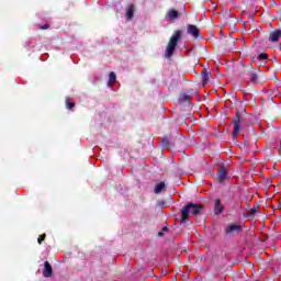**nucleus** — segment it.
Returning <instances> with one entry per match:
<instances>
[{
	"mask_svg": "<svg viewBox=\"0 0 281 281\" xmlns=\"http://www.w3.org/2000/svg\"><path fill=\"white\" fill-rule=\"evenodd\" d=\"M204 207L205 206L203 204L189 202L180 211V223L190 221V214H192V216H199Z\"/></svg>",
	"mask_w": 281,
	"mask_h": 281,
	"instance_id": "1",
	"label": "nucleus"
},
{
	"mask_svg": "<svg viewBox=\"0 0 281 281\" xmlns=\"http://www.w3.org/2000/svg\"><path fill=\"white\" fill-rule=\"evenodd\" d=\"M183 36V31L177 30L170 37L169 43L166 48L165 56L167 58H172L175 54V49H177V45H179V40Z\"/></svg>",
	"mask_w": 281,
	"mask_h": 281,
	"instance_id": "2",
	"label": "nucleus"
},
{
	"mask_svg": "<svg viewBox=\"0 0 281 281\" xmlns=\"http://www.w3.org/2000/svg\"><path fill=\"white\" fill-rule=\"evenodd\" d=\"M243 124H245V117L240 116V111H235V116L233 117V137L236 139L238 137V134L240 133V128H243Z\"/></svg>",
	"mask_w": 281,
	"mask_h": 281,
	"instance_id": "3",
	"label": "nucleus"
},
{
	"mask_svg": "<svg viewBox=\"0 0 281 281\" xmlns=\"http://www.w3.org/2000/svg\"><path fill=\"white\" fill-rule=\"evenodd\" d=\"M240 232H243V225L240 224L231 223L224 228L225 236H238Z\"/></svg>",
	"mask_w": 281,
	"mask_h": 281,
	"instance_id": "4",
	"label": "nucleus"
},
{
	"mask_svg": "<svg viewBox=\"0 0 281 281\" xmlns=\"http://www.w3.org/2000/svg\"><path fill=\"white\" fill-rule=\"evenodd\" d=\"M187 34H190L193 38H199V36H201V30L194 24H188Z\"/></svg>",
	"mask_w": 281,
	"mask_h": 281,
	"instance_id": "5",
	"label": "nucleus"
},
{
	"mask_svg": "<svg viewBox=\"0 0 281 281\" xmlns=\"http://www.w3.org/2000/svg\"><path fill=\"white\" fill-rule=\"evenodd\" d=\"M217 179H218L220 183H223V181H225V179H227V167H225V165H222L218 167Z\"/></svg>",
	"mask_w": 281,
	"mask_h": 281,
	"instance_id": "6",
	"label": "nucleus"
},
{
	"mask_svg": "<svg viewBox=\"0 0 281 281\" xmlns=\"http://www.w3.org/2000/svg\"><path fill=\"white\" fill-rule=\"evenodd\" d=\"M224 210H225V205H223L221 203V200L216 199L214 201V209H213L215 216H221V214H223Z\"/></svg>",
	"mask_w": 281,
	"mask_h": 281,
	"instance_id": "7",
	"label": "nucleus"
},
{
	"mask_svg": "<svg viewBox=\"0 0 281 281\" xmlns=\"http://www.w3.org/2000/svg\"><path fill=\"white\" fill-rule=\"evenodd\" d=\"M43 276L44 278H52V276H54V269L52 268L49 261L44 262Z\"/></svg>",
	"mask_w": 281,
	"mask_h": 281,
	"instance_id": "8",
	"label": "nucleus"
},
{
	"mask_svg": "<svg viewBox=\"0 0 281 281\" xmlns=\"http://www.w3.org/2000/svg\"><path fill=\"white\" fill-rule=\"evenodd\" d=\"M260 70H252L249 72V80L252 85H258L260 82Z\"/></svg>",
	"mask_w": 281,
	"mask_h": 281,
	"instance_id": "9",
	"label": "nucleus"
},
{
	"mask_svg": "<svg viewBox=\"0 0 281 281\" xmlns=\"http://www.w3.org/2000/svg\"><path fill=\"white\" fill-rule=\"evenodd\" d=\"M280 36H281V30L280 29H276L269 35L270 43H278V41H280Z\"/></svg>",
	"mask_w": 281,
	"mask_h": 281,
	"instance_id": "10",
	"label": "nucleus"
},
{
	"mask_svg": "<svg viewBox=\"0 0 281 281\" xmlns=\"http://www.w3.org/2000/svg\"><path fill=\"white\" fill-rule=\"evenodd\" d=\"M180 13L179 11L175 10V9H169L167 11V18L169 19V21H177V19H179Z\"/></svg>",
	"mask_w": 281,
	"mask_h": 281,
	"instance_id": "11",
	"label": "nucleus"
},
{
	"mask_svg": "<svg viewBox=\"0 0 281 281\" xmlns=\"http://www.w3.org/2000/svg\"><path fill=\"white\" fill-rule=\"evenodd\" d=\"M192 98L186 92L180 93L179 103L180 104H191Z\"/></svg>",
	"mask_w": 281,
	"mask_h": 281,
	"instance_id": "12",
	"label": "nucleus"
},
{
	"mask_svg": "<svg viewBox=\"0 0 281 281\" xmlns=\"http://www.w3.org/2000/svg\"><path fill=\"white\" fill-rule=\"evenodd\" d=\"M166 190V182H159L155 186L154 192L155 194H161Z\"/></svg>",
	"mask_w": 281,
	"mask_h": 281,
	"instance_id": "13",
	"label": "nucleus"
},
{
	"mask_svg": "<svg viewBox=\"0 0 281 281\" xmlns=\"http://www.w3.org/2000/svg\"><path fill=\"white\" fill-rule=\"evenodd\" d=\"M210 76H212V72H210L207 70L202 71V85H203V87H205V85H207V82H210Z\"/></svg>",
	"mask_w": 281,
	"mask_h": 281,
	"instance_id": "14",
	"label": "nucleus"
},
{
	"mask_svg": "<svg viewBox=\"0 0 281 281\" xmlns=\"http://www.w3.org/2000/svg\"><path fill=\"white\" fill-rule=\"evenodd\" d=\"M116 82H117V76L113 71H111L109 74V81H108L109 87H111V85H115Z\"/></svg>",
	"mask_w": 281,
	"mask_h": 281,
	"instance_id": "15",
	"label": "nucleus"
},
{
	"mask_svg": "<svg viewBox=\"0 0 281 281\" xmlns=\"http://www.w3.org/2000/svg\"><path fill=\"white\" fill-rule=\"evenodd\" d=\"M134 12H135V5L131 4L127 8V11H126V19H127V21H131V19H133Z\"/></svg>",
	"mask_w": 281,
	"mask_h": 281,
	"instance_id": "16",
	"label": "nucleus"
},
{
	"mask_svg": "<svg viewBox=\"0 0 281 281\" xmlns=\"http://www.w3.org/2000/svg\"><path fill=\"white\" fill-rule=\"evenodd\" d=\"M74 106H76V103L69 101V98H66V109H68V111H72Z\"/></svg>",
	"mask_w": 281,
	"mask_h": 281,
	"instance_id": "17",
	"label": "nucleus"
},
{
	"mask_svg": "<svg viewBox=\"0 0 281 281\" xmlns=\"http://www.w3.org/2000/svg\"><path fill=\"white\" fill-rule=\"evenodd\" d=\"M257 60H265V63H267V60H269V55H267V53H260L257 56Z\"/></svg>",
	"mask_w": 281,
	"mask_h": 281,
	"instance_id": "18",
	"label": "nucleus"
},
{
	"mask_svg": "<svg viewBox=\"0 0 281 281\" xmlns=\"http://www.w3.org/2000/svg\"><path fill=\"white\" fill-rule=\"evenodd\" d=\"M258 206H252L248 213V216H250L251 218H254V216H256L258 214Z\"/></svg>",
	"mask_w": 281,
	"mask_h": 281,
	"instance_id": "19",
	"label": "nucleus"
},
{
	"mask_svg": "<svg viewBox=\"0 0 281 281\" xmlns=\"http://www.w3.org/2000/svg\"><path fill=\"white\" fill-rule=\"evenodd\" d=\"M162 146L164 148H170V140L168 137L162 138Z\"/></svg>",
	"mask_w": 281,
	"mask_h": 281,
	"instance_id": "20",
	"label": "nucleus"
},
{
	"mask_svg": "<svg viewBox=\"0 0 281 281\" xmlns=\"http://www.w3.org/2000/svg\"><path fill=\"white\" fill-rule=\"evenodd\" d=\"M45 238H47L46 234L40 235L38 238H37L38 245H43V241L45 240Z\"/></svg>",
	"mask_w": 281,
	"mask_h": 281,
	"instance_id": "21",
	"label": "nucleus"
},
{
	"mask_svg": "<svg viewBox=\"0 0 281 281\" xmlns=\"http://www.w3.org/2000/svg\"><path fill=\"white\" fill-rule=\"evenodd\" d=\"M41 30H49V24H44L41 26Z\"/></svg>",
	"mask_w": 281,
	"mask_h": 281,
	"instance_id": "22",
	"label": "nucleus"
},
{
	"mask_svg": "<svg viewBox=\"0 0 281 281\" xmlns=\"http://www.w3.org/2000/svg\"><path fill=\"white\" fill-rule=\"evenodd\" d=\"M162 232H168V227H162Z\"/></svg>",
	"mask_w": 281,
	"mask_h": 281,
	"instance_id": "23",
	"label": "nucleus"
},
{
	"mask_svg": "<svg viewBox=\"0 0 281 281\" xmlns=\"http://www.w3.org/2000/svg\"><path fill=\"white\" fill-rule=\"evenodd\" d=\"M158 236H164V233L159 232V233H158Z\"/></svg>",
	"mask_w": 281,
	"mask_h": 281,
	"instance_id": "24",
	"label": "nucleus"
}]
</instances>
